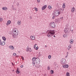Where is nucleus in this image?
<instances>
[{"label": "nucleus", "instance_id": "1", "mask_svg": "<svg viewBox=\"0 0 76 76\" xmlns=\"http://www.w3.org/2000/svg\"><path fill=\"white\" fill-rule=\"evenodd\" d=\"M32 64L33 66H35V64H39L40 63V61H39V59L38 58H35V57H33L32 58Z\"/></svg>", "mask_w": 76, "mask_h": 76}, {"label": "nucleus", "instance_id": "2", "mask_svg": "<svg viewBox=\"0 0 76 76\" xmlns=\"http://www.w3.org/2000/svg\"><path fill=\"white\" fill-rule=\"evenodd\" d=\"M13 33L12 34L13 38H17L18 35V30L16 28H14L13 30Z\"/></svg>", "mask_w": 76, "mask_h": 76}, {"label": "nucleus", "instance_id": "3", "mask_svg": "<svg viewBox=\"0 0 76 76\" xmlns=\"http://www.w3.org/2000/svg\"><path fill=\"white\" fill-rule=\"evenodd\" d=\"M47 32L48 33V37L49 38H50L52 37V35H53L55 34V32L54 30H50L47 31Z\"/></svg>", "mask_w": 76, "mask_h": 76}, {"label": "nucleus", "instance_id": "4", "mask_svg": "<svg viewBox=\"0 0 76 76\" xmlns=\"http://www.w3.org/2000/svg\"><path fill=\"white\" fill-rule=\"evenodd\" d=\"M60 14V12L58 10L55 11L53 13V15L55 16H58Z\"/></svg>", "mask_w": 76, "mask_h": 76}, {"label": "nucleus", "instance_id": "5", "mask_svg": "<svg viewBox=\"0 0 76 76\" xmlns=\"http://www.w3.org/2000/svg\"><path fill=\"white\" fill-rule=\"evenodd\" d=\"M50 26L51 28H54L56 27V24L54 23V22H51L50 24Z\"/></svg>", "mask_w": 76, "mask_h": 76}, {"label": "nucleus", "instance_id": "6", "mask_svg": "<svg viewBox=\"0 0 76 76\" xmlns=\"http://www.w3.org/2000/svg\"><path fill=\"white\" fill-rule=\"evenodd\" d=\"M65 61H66L64 59H61V64H62L63 66L64 65V64H66L65 62Z\"/></svg>", "mask_w": 76, "mask_h": 76}, {"label": "nucleus", "instance_id": "7", "mask_svg": "<svg viewBox=\"0 0 76 76\" xmlns=\"http://www.w3.org/2000/svg\"><path fill=\"white\" fill-rule=\"evenodd\" d=\"M35 67L37 68H39L41 67V65L39 64H35Z\"/></svg>", "mask_w": 76, "mask_h": 76}, {"label": "nucleus", "instance_id": "8", "mask_svg": "<svg viewBox=\"0 0 76 76\" xmlns=\"http://www.w3.org/2000/svg\"><path fill=\"white\" fill-rule=\"evenodd\" d=\"M0 45H4L5 42H1V39H0Z\"/></svg>", "mask_w": 76, "mask_h": 76}, {"label": "nucleus", "instance_id": "9", "mask_svg": "<svg viewBox=\"0 0 76 76\" xmlns=\"http://www.w3.org/2000/svg\"><path fill=\"white\" fill-rule=\"evenodd\" d=\"M62 66L64 68H68L69 67V65L66 64L64 65H62Z\"/></svg>", "mask_w": 76, "mask_h": 76}, {"label": "nucleus", "instance_id": "10", "mask_svg": "<svg viewBox=\"0 0 76 76\" xmlns=\"http://www.w3.org/2000/svg\"><path fill=\"white\" fill-rule=\"evenodd\" d=\"M9 48H10V49H11V50H14L15 49V48L14 47H13V46L12 45L10 46L9 47Z\"/></svg>", "mask_w": 76, "mask_h": 76}, {"label": "nucleus", "instance_id": "11", "mask_svg": "<svg viewBox=\"0 0 76 76\" xmlns=\"http://www.w3.org/2000/svg\"><path fill=\"white\" fill-rule=\"evenodd\" d=\"M30 38L32 40H34L35 39V36H31Z\"/></svg>", "mask_w": 76, "mask_h": 76}, {"label": "nucleus", "instance_id": "12", "mask_svg": "<svg viewBox=\"0 0 76 76\" xmlns=\"http://www.w3.org/2000/svg\"><path fill=\"white\" fill-rule=\"evenodd\" d=\"M26 51H30V52H31V51H32V50H31V48H27Z\"/></svg>", "mask_w": 76, "mask_h": 76}, {"label": "nucleus", "instance_id": "13", "mask_svg": "<svg viewBox=\"0 0 76 76\" xmlns=\"http://www.w3.org/2000/svg\"><path fill=\"white\" fill-rule=\"evenodd\" d=\"M69 29V28H66L64 30L65 32L66 33L67 32Z\"/></svg>", "mask_w": 76, "mask_h": 76}, {"label": "nucleus", "instance_id": "14", "mask_svg": "<svg viewBox=\"0 0 76 76\" xmlns=\"http://www.w3.org/2000/svg\"><path fill=\"white\" fill-rule=\"evenodd\" d=\"M46 7H47V5H45L44 6H43L42 8V10H44L45 9H46Z\"/></svg>", "mask_w": 76, "mask_h": 76}, {"label": "nucleus", "instance_id": "15", "mask_svg": "<svg viewBox=\"0 0 76 76\" xmlns=\"http://www.w3.org/2000/svg\"><path fill=\"white\" fill-rule=\"evenodd\" d=\"M11 22V21H10V20H9L8 21L7 23H6V25H9V24Z\"/></svg>", "mask_w": 76, "mask_h": 76}, {"label": "nucleus", "instance_id": "16", "mask_svg": "<svg viewBox=\"0 0 76 76\" xmlns=\"http://www.w3.org/2000/svg\"><path fill=\"white\" fill-rule=\"evenodd\" d=\"M2 9L4 10H7V8L6 7H4L2 8Z\"/></svg>", "mask_w": 76, "mask_h": 76}, {"label": "nucleus", "instance_id": "17", "mask_svg": "<svg viewBox=\"0 0 76 76\" xmlns=\"http://www.w3.org/2000/svg\"><path fill=\"white\" fill-rule=\"evenodd\" d=\"M71 47H72V46H71V45H70L69 46H68L67 47L68 50H70V49L71 48Z\"/></svg>", "mask_w": 76, "mask_h": 76}, {"label": "nucleus", "instance_id": "18", "mask_svg": "<svg viewBox=\"0 0 76 76\" xmlns=\"http://www.w3.org/2000/svg\"><path fill=\"white\" fill-rule=\"evenodd\" d=\"M75 8L74 7H73L71 10V12H75Z\"/></svg>", "mask_w": 76, "mask_h": 76}, {"label": "nucleus", "instance_id": "19", "mask_svg": "<svg viewBox=\"0 0 76 76\" xmlns=\"http://www.w3.org/2000/svg\"><path fill=\"white\" fill-rule=\"evenodd\" d=\"M73 39H71L70 41V44H73Z\"/></svg>", "mask_w": 76, "mask_h": 76}, {"label": "nucleus", "instance_id": "20", "mask_svg": "<svg viewBox=\"0 0 76 76\" xmlns=\"http://www.w3.org/2000/svg\"><path fill=\"white\" fill-rule=\"evenodd\" d=\"M16 72L18 74H19V73H20V72L19 71V70L18 69V68H17V70L16 71Z\"/></svg>", "mask_w": 76, "mask_h": 76}, {"label": "nucleus", "instance_id": "21", "mask_svg": "<svg viewBox=\"0 0 76 76\" xmlns=\"http://www.w3.org/2000/svg\"><path fill=\"white\" fill-rule=\"evenodd\" d=\"M2 39L4 41H6V37H2Z\"/></svg>", "mask_w": 76, "mask_h": 76}, {"label": "nucleus", "instance_id": "22", "mask_svg": "<svg viewBox=\"0 0 76 76\" xmlns=\"http://www.w3.org/2000/svg\"><path fill=\"white\" fill-rule=\"evenodd\" d=\"M55 22L56 23H58V20L57 19H56L55 20Z\"/></svg>", "mask_w": 76, "mask_h": 76}, {"label": "nucleus", "instance_id": "23", "mask_svg": "<svg viewBox=\"0 0 76 76\" xmlns=\"http://www.w3.org/2000/svg\"><path fill=\"white\" fill-rule=\"evenodd\" d=\"M17 23L19 25H20V23H20V21H18L17 22Z\"/></svg>", "mask_w": 76, "mask_h": 76}, {"label": "nucleus", "instance_id": "24", "mask_svg": "<svg viewBox=\"0 0 76 76\" xmlns=\"http://www.w3.org/2000/svg\"><path fill=\"white\" fill-rule=\"evenodd\" d=\"M51 74H53L54 73V71L53 70H50Z\"/></svg>", "mask_w": 76, "mask_h": 76}, {"label": "nucleus", "instance_id": "25", "mask_svg": "<svg viewBox=\"0 0 76 76\" xmlns=\"http://www.w3.org/2000/svg\"><path fill=\"white\" fill-rule=\"evenodd\" d=\"M67 35L66 34H64L63 35V37L64 38H66V37H67Z\"/></svg>", "mask_w": 76, "mask_h": 76}, {"label": "nucleus", "instance_id": "26", "mask_svg": "<svg viewBox=\"0 0 76 76\" xmlns=\"http://www.w3.org/2000/svg\"><path fill=\"white\" fill-rule=\"evenodd\" d=\"M66 76H70V74H69V73L67 72L66 73Z\"/></svg>", "mask_w": 76, "mask_h": 76}, {"label": "nucleus", "instance_id": "27", "mask_svg": "<svg viewBox=\"0 0 76 76\" xmlns=\"http://www.w3.org/2000/svg\"><path fill=\"white\" fill-rule=\"evenodd\" d=\"M48 8L49 9H51L52 8L51 6L50 5H49L48 6Z\"/></svg>", "mask_w": 76, "mask_h": 76}, {"label": "nucleus", "instance_id": "28", "mask_svg": "<svg viewBox=\"0 0 76 76\" xmlns=\"http://www.w3.org/2000/svg\"><path fill=\"white\" fill-rule=\"evenodd\" d=\"M65 4H63V5L62 7H63L64 9V8H65Z\"/></svg>", "mask_w": 76, "mask_h": 76}, {"label": "nucleus", "instance_id": "29", "mask_svg": "<svg viewBox=\"0 0 76 76\" xmlns=\"http://www.w3.org/2000/svg\"><path fill=\"white\" fill-rule=\"evenodd\" d=\"M51 56L50 55H49L48 56V58H49V59H50V58H51Z\"/></svg>", "mask_w": 76, "mask_h": 76}, {"label": "nucleus", "instance_id": "30", "mask_svg": "<svg viewBox=\"0 0 76 76\" xmlns=\"http://www.w3.org/2000/svg\"><path fill=\"white\" fill-rule=\"evenodd\" d=\"M21 58L22 60H24V58H23V56H21Z\"/></svg>", "mask_w": 76, "mask_h": 76}, {"label": "nucleus", "instance_id": "31", "mask_svg": "<svg viewBox=\"0 0 76 76\" xmlns=\"http://www.w3.org/2000/svg\"><path fill=\"white\" fill-rule=\"evenodd\" d=\"M38 47H37L36 48L35 50H38Z\"/></svg>", "mask_w": 76, "mask_h": 76}, {"label": "nucleus", "instance_id": "32", "mask_svg": "<svg viewBox=\"0 0 76 76\" xmlns=\"http://www.w3.org/2000/svg\"><path fill=\"white\" fill-rule=\"evenodd\" d=\"M37 45V44H35V45H34V48H35L36 47V45Z\"/></svg>", "mask_w": 76, "mask_h": 76}, {"label": "nucleus", "instance_id": "33", "mask_svg": "<svg viewBox=\"0 0 76 76\" xmlns=\"http://www.w3.org/2000/svg\"><path fill=\"white\" fill-rule=\"evenodd\" d=\"M2 19H3L2 18H0V22H1V21H2Z\"/></svg>", "mask_w": 76, "mask_h": 76}, {"label": "nucleus", "instance_id": "34", "mask_svg": "<svg viewBox=\"0 0 76 76\" xmlns=\"http://www.w3.org/2000/svg\"><path fill=\"white\" fill-rule=\"evenodd\" d=\"M13 56H16V54L15 53H14L13 54Z\"/></svg>", "mask_w": 76, "mask_h": 76}, {"label": "nucleus", "instance_id": "35", "mask_svg": "<svg viewBox=\"0 0 76 76\" xmlns=\"http://www.w3.org/2000/svg\"><path fill=\"white\" fill-rule=\"evenodd\" d=\"M37 1L38 3H39L40 2V0H37Z\"/></svg>", "mask_w": 76, "mask_h": 76}, {"label": "nucleus", "instance_id": "36", "mask_svg": "<svg viewBox=\"0 0 76 76\" xmlns=\"http://www.w3.org/2000/svg\"><path fill=\"white\" fill-rule=\"evenodd\" d=\"M61 19V20H63V17H61L60 18Z\"/></svg>", "mask_w": 76, "mask_h": 76}, {"label": "nucleus", "instance_id": "37", "mask_svg": "<svg viewBox=\"0 0 76 76\" xmlns=\"http://www.w3.org/2000/svg\"><path fill=\"white\" fill-rule=\"evenodd\" d=\"M20 67H21V68H22V67H23V65H21L20 66Z\"/></svg>", "mask_w": 76, "mask_h": 76}, {"label": "nucleus", "instance_id": "38", "mask_svg": "<svg viewBox=\"0 0 76 76\" xmlns=\"http://www.w3.org/2000/svg\"><path fill=\"white\" fill-rule=\"evenodd\" d=\"M50 67L48 66V70H49V69H50Z\"/></svg>", "mask_w": 76, "mask_h": 76}, {"label": "nucleus", "instance_id": "39", "mask_svg": "<svg viewBox=\"0 0 76 76\" xmlns=\"http://www.w3.org/2000/svg\"><path fill=\"white\" fill-rule=\"evenodd\" d=\"M55 18V17H54V16H53L52 17V19H54Z\"/></svg>", "mask_w": 76, "mask_h": 76}, {"label": "nucleus", "instance_id": "40", "mask_svg": "<svg viewBox=\"0 0 76 76\" xmlns=\"http://www.w3.org/2000/svg\"><path fill=\"white\" fill-rule=\"evenodd\" d=\"M12 9H13V5L12 6Z\"/></svg>", "mask_w": 76, "mask_h": 76}, {"label": "nucleus", "instance_id": "41", "mask_svg": "<svg viewBox=\"0 0 76 76\" xmlns=\"http://www.w3.org/2000/svg\"><path fill=\"white\" fill-rule=\"evenodd\" d=\"M35 10H36V12H37V11H38V10H37V8H36V9Z\"/></svg>", "mask_w": 76, "mask_h": 76}, {"label": "nucleus", "instance_id": "42", "mask_svg": "<svg viewBox=\"0 0 76 76\" xmlns=\"http://www.w3.org/2000/svg\"><path fill=\"white\" fill-rule=\"evenodd\" d=\"M34 9H35V10L36 9H37V8H36V7H34Z\"/></svg>", "mask_w": 76, "mask_h": 76}, {"label": "nucleus", "instance_id": "43", "mask_svg": "<svg viewBox=\"0 0 76 76\" xmlns=\"http://www.w3.org/2000/svg\"><path fill=\"white\" fill-rule=\"evenodd\" d=\"M47 76V75H46V74H45V76Z\"/></svg>", "mask_w": 76, "mask_h": 76}, {"label": "nucleus", "instance_id": "44", "mask_svg": "<svg viewBox=\"0 0 76 76\" xmlns=\"http://www.w3.org/2000/svg\"><path fill=\"white\" fill-rule=\"evenodd\" d=\"M39 55H40V56H41V55L40 54V53H39Z\"/></svg>", "mask_w": 76, "mask_h": 76}, {"label": "nucleus", "instance_id": "45", "mask_svg": "<svg viewBox=\"0 0 76 76\" xmlns=\"http://www.w3.org/2000/svg\"><path fill=\"white\" fill-rule=\"evenodd\" d=\"M53 37H56V36H55V35H54V36H53Z\"/></svg>", "mask_w": 76, "mask_h": 76}, {"label": "nucleus", "instance_id": "46", "mask_svg": "<svg viewBox=\"0 0 76 76\" xmlns=\"http://www.w3.org/2000/svg\"><path fill=\"white\" fill-rule=\"evenodd\" d=\"M65 57H67V56H66Z\"/></svg>", "mask_w": 76, "mask_h": 76}, {"label": "nucleus", "instance_id": "47", "mask_svg": "<svg viewBox=\"0 0 76 76\" xmlns=\"http://www.w3.org/2000/svg\"><path fill=\"white\" fill-rule=\"evenodd\" d=\"M45 47H47V45H45Z\"/></svg>", "mask_w": 76, "mask_h": 76}, {"label": "nucleus", "instance_id": "48", "mask_svg": "<svg viewBox=\"0 0 76 76\" xmlns=\"http://www.w3.org/2000/svg\"><path fill=\"white\" fill-rule=\"evenodd\" d=\"M12 64H13V63H12Z\"/></svg>", "mask_w": 76, "mask_h": 76}, {"label": "nucleus", "instance_id": "49", "mask_svg": "<svg viewBox=\"0 0 76 76\" xmlns=\"http://www.w3.org/2000/svg\"><path fill=\"white\" fill-rule=\"evenodd\" d=\"M14 71V70H13V72Z\"/></svg>", "mask_w": 76, "mask_h": 76}, {"label": "nucleus", "instance_id": "50", "mask_svg": "<svg viewBox=\"0 0 76 76\" xmlns=\"http://www.w3.org/2000/svg\"><path fill=\"white\" fill-rule=\"evenodd\" d=\"M67 53H68V52H67Z\"/></svg>", "mask_w": 76, "mask_h": 76}]
</instances>
